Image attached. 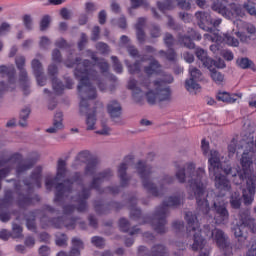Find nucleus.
Segmentation results:
<instances>
[{"mask_svg":"<svg viewBox=\"0 0 256 256\" xmlns=\"http://www.w3.org/2000/svg\"><path fill=\"white\" fill-rule=\"evenodd\" d=\"M236 63L238 67H240V69H249V67H251V65L253 64V62L249 60V58H238Z\"/></svg>","mask_w":256,"mask_h":256,"instance_id":"c03bdc74","label":"nucleus"},{"mask_svg":"<svg viewBox=\"0 0 256 256\" xmlns=\"http://www.w3.org/2000/svg\"><path fill=\"white\" fill-rule=\"evenodd\" d=\"M29 115H31V109L24 108L20 112V127H27V120L29 119Z\"/></svg>","mask_w":256,"mask_h":256,"instance_id":"e433bc0d","label":"nucleus"},{"mask_svg":"<svg viewBox=\"0 0 256 256\" xmlns=\"http://www.w3.org/2000/svg\"><path fill=\"white\" fill-rule=\"evenodd\" d=\"M41 171H43L41 166L37 167L31 176V183L29 184L25 182V185L27 187H37L38 189H40L41 188Z\"/></svg>","mask_w":256,"mask_h":256,"instance_id":"2f4dec72","label":"nucleus"},{"mask_svg":"<svg viewBox=\"0 0 256 256\" xmlns=\"http://www.w3.org/2000/svg\"><path fill=\"white\" fill-rule=\"evenodd\" d=\"M147 61V59L142 58L141 61L137 60L135 63H129V60H125L124 63L127 67L128 73L130 75H139L141 73V63ZM151 61L148 66H144L143 71L146 76H138L139 81L135 78H130L128 81V89L132 91L133 99L136 103H141L145 97V92L143 89H149L151 85L152 75H159L161 73V64L155 59L148 58Z\"/></svg>","mask_w":256,"mask_h":256,"instance_id":"7ed1b4c3","label":"nucleus"},{"mask_svg":"<svg viewBox=\"0 0 256 256\" xmlns=\"http://www.w3.org/2000/svg\"><path fill=\"white\" fill-rule=\"evenodd\" d=\"M56 245L58 247H65V245H67V235L56 234Z\"/></svg>","mask_w":256,"mask_h":256,"instance_id":"8fccbe9b","label":"nucleus"},{"mask_svg":"<svg viewBox=\"0 0 256 256\" xmlns=\"http://www.w3.org/2000/svg\"><path fill=\"white\" fill-rule=\"evenodd\" d=\"M1 75H6L8 78V86L5 83H0V95H3L4 91H9V89H15V84L17 83V78L15 77V66L1 65L0 66Z\"/></svg>","mask_w":256,"mask_h":256,"instance_id":"4468645a","label":"nucleus"},{"mask_svg":"<svg viewBox=\"0 0 256 256\" xmlns=\"http://www.w3.org/2000/svg\"><path fill=\"white\" fill-rule=\"evenodd\" d=\"M195 17L197 19L198 27L208 33H213L215 28L219 27L223 22L221 18L213 20V18H211V14L208 12H196Z\"/></svg>","mask_w":256,"mask_h":256,"instance_id":"9b49d317","label":"nucleus"},{"mask_svg":"<svg viewBox=\"0 0 256 256\" xmlns=\"http://www.w3.org/2000/svg\"><path fill=\"white\" fill-rule=\"evenodd\" d=\"M132 9H137L139 7H144V9H149V2L147 0H130Z\"/></svg>","mask_w":256,"mask_h":256,"instance_id":"37998d69","label":"nucleus"},{"mask_svg":"<svg viewBox=\"0 0 256 256\" xmlns=\"http://www.w3.org/2000/svg\"><path fill=\"white\" fill-rule=\"evenodd\" d=\"M45 221H47V217H42L41 218V223H42V227L45 229L46 226L49 225H53V227H55L56 229H61L63 227H66V229H75V225L77 223V220L75 219H71V218H67V217H61V218H56L53 220H48V224H43L45 223Z\"/></svg>","mask_w":256,"mask_h":256,"instance_id":"dca6fc26","label":"nucleus"},{"mask_svg":"<svg viewBox=\"0 0 256 256\" xmlns=\"http://www.w3.org/2000/svg\"><path fill=\"white\" fill-rule=\"evenodd\" d=\"M129 227H131V224H129V221L125 218H121L119 220V228L124 232L127 233L129 231Z\"/></svg>","mask_w":256,"mask_h":256,"instance_id":"864d4df0","label":"nucleus"},{"mask_svg":"<svg viewBox=\"0 0 256 256\" xmlns=\"http://www.w3.org/2000/svg\"><path fill=\"white\" fill-rule=\"evenodd\" d=\"M52 87L56 95H61V93H63L65 89H73V80H71L70 78H66V85H63V83L59 79L53 78Z\"/></svg>","mask_w":256,"mask_h":256,"instance_id":"a878e982","label":"nucleus"},{"mask_svg":"<svg viewBox=\"0 0 256 256\" xmlns=\"http://www.w3.org/2000/svg\"><path fill=\"white\" fill-rule=\"evenodd\" d=\"M211 239L217 245V248L223 249L225 255H227V251L231 249L229 236L223 230L216 228L211 232Z\"/></svg>","mask_w":256,"mask_h":256,"instance_id":"2eb2a0df","label":"nucleus"},{"mask_svg":"<svg viewBox=\"0 0 256 256\" xmlns=\"http://www.w3.org/2000/svg\"><path fill=\"white\" fill-rule=\"evenodd\" d=\"M128 203L130 207L131 219H139V217H141V210L135 206L137 205V198L135 197L130 198Z\"/></svg>","mask_w":256,"mask_h":256,"instance_id":"72a5a7b5","label":"nucleus"},{"mask_svg":"<svg viewBox=\"0 0 256 256\" xmlns=\"http://www.w3.org/2000/svg\"><path fill=\"white\" fill-rule=\"evenodd\" d=\"M227 8L229 9V11H231L233 13L232 17H225L226 19H233V17H245L246 15V10L245 8H243V5L241 4H235V3H229L227 4Z\"/></svg>","mask_w":256,"mask_h":256,"instance_id":"c85d7f7f","label":"nucleus"},{"mask_svg":"<svg viewBox=\"0 0 256 256\" xmlns=\"http://www.w3.org/2000/svg\"><path fill=\"white\" fill-rule=\"evenodd\" d=\"M33 200L27 196H22L18 202L19 207H25V205H31Z\"/></svg>","mask_w":256,"mask_h":256,"instance_id":"0e129e2a","label":"nucleus"},{"mask_svg":"<svg viewBox=\"0 0 256 256\" xmlns=\"http://www.w3.org/2000/svg\"><path fill=\"white\" fill-rule=\"evenodd\" d=\"M183 203V198L179 195L170 196L166 199L161 206L156 208L153 218L151 219L150 223L156 231V233H167V214L169 213V207H179Z\"/></svg>","mask_w":256,"mask_h":256,"instance_id":"39448f33","label":"nucleus"},{"mask_svg":"<svg viewBox=\"0 0 256 256\" xmlns=\"http://www.w3.org/2000/svg\"><path fill=\"white\" fill-rule=\"evenodd\" d=\"M221 55L226 61H233V59L235 58L231 50H223Z\"/></svg>","mask_w":256,"mask_h":256,"instance_id":"69168bd1","label":"nucleus"},{"mask_svg":"<svg viewBox=\"0 0 256 256\" xmlns=\"http://www.w3.org/2000/svg\"><path fill=\"white\" fill-rule=\"evenodd\" d=\"M50 23L51 17L49 15L43 16L40 21V31H47V29H49Z\"/></svg>","mask_w":256,"mask_h":256,"instance_id":"49530a36","label":"nucleus"},{"mask_svg":"<svg viewBox=\"0 0 256 256\" xmlns=\"http://www.w3.org/2000/svg\"><path fill=\"white\" fill-rule=\"evenodd\" d=\"M211 233V227L209 225H205L203 229L199 228V224L194 221V238H193V250L194 251H202L205 249V245H207V240L203 235H209Z\"/></svg>","mask_w":256,"mask_h":256,"instance_id":"ddd939ff","label":"nucleus"},{"mask_svg":"<svg viewBox=\"0 0 256 256\" xmlns=\"http://www.w3.org/2000/svg\"><path fill=\"white\" fill-rule=\"evenodd\" d=\"M176 179L179 183H188L190 189L193 187V163H188L183 169L176 172Z\"/></svg>","mask_w":256,"mask_h":256,"instance_id":"aec40b11","label":"nucleus"},{"mask_svg":"<svg viewBox=\"0 0 256 256\" xmlns=\"http://www.w3.org/2000/svg\"><path fill=\"white\" fill-rule=\"evenodd\" d=\"M107 109H108V113L112 119H117V118L121 117L122 108H121V104H119V102H117L115 100L111 101L108 104Z\"/></svg>","mask_w":256,"mask_h":256,"instance_id":"7c9ffc66","label":"nucleus"},{"mask_svg":"<svg viewBox=\"0 0 256 256\" xmlns=\"http://www.w3.org/2000/svg\"><path fill=\"white\" fill-rule=\"evenodd\" d=\"M162 87H165L164 85L173 83L174 79L173 76L170 74H165L162 80H158Z\"/></svg>","mask_w":256,"mask_h":256,"instance_id":"e2e57ef3","label":"nucleus"},{"mask_svg":"<svg viewBox=\"0 0 256 256\" xmlns=\"http://www.w3.org/2000/svg\"><path fill=\"white\" fill-rule=\"evenodd\" d=\"M235 35L239 37L241 43H251V36L243 33V32H236Z\"/></svg>","mask_w":256,"mask_h":256,"instance_id":"bf43d9fd","label":"nucleus"},{"mask_svg":"<svg viewBox=\"0 0 256 256\" xmlns=\"http://www.w3.org/2000/svg\"><path fill=\"white\" fill-rule=\"evenodd\" d=\"M85 163L86 167L84 175H95L97 173V169H99V160L93 157V154H91V151L89 150L80 151L76 155L75 160L72 163V168L79 169V167L85 165Z\"/></svg>","mask_w":256,"mask_h":256,"instance_id":"1a4fd4ad","label":"nucleus"},{"mask_svg":"<svg viewBox=\"0 0 256 256\" xmlns=\"http://www.w3.org/2000/svg\"><path fill=\"white\" fill-rule=\"evenodd\" d=\"M208 170L212 177H215V186L220 191H231V182L227 179V176L222 175L221 171V154L217 150L210 151V157L208 159Z\"/></svg>","mask_w":256,"mask_h":256,"instance_id":"423d86ee","label":"nucleus"},{"mask_svg":"<svg viewBox=\"0 0 256 256\" xmlns=\"http://www.w3.org/2000/svg\"><path fill=\"white\" fill-rule=\"evenodd\" d=\"M96 49L97 51H99L100 53H102V55H107V53H109L110 49H109V45L103 43V42H99L96 44Z\"/></svg>","mask_w":256,"mask_h":256,"instance_id":"603ef678","label":"nucleus"},{"mask_svg":"<svg viewBox=\"0 0 256 256\" xmlns=\"http://www.w3.org/2000/svg\"><path fill=\"white\" fill-rule=\"evenodd\" d=\"M31 67L38 85L40 87H45V85L47 84V78L43 76V65L40 63L39 60L33 59L31 62Z\"/></svg>","mask_w":256,"mask_h":256,"instance_id":"5701e85b","label":"nucleus"},{"mask_svg":"<svg viewBox=\"0 0 256 256\" xmlns=\"http://www.w3.org/2000/svg\"><path fill=\"white\" fill-rule=\"evenodd\" d=\"M175 1L180 9H183L184 11H189V9H191V0H164V3L158 1L157 7L162 13H165V11L175 9Z\"/></svg>","mask_w":256,"mask_h":256,"instance_id":"6ab92c4d","label":"nucleus"},{"mask_svg":"<svg viewBox=\"0 0 256 256\" xmlns=\"http://www.w3.org/2000/svg\"><path fill=\"white\" fill-rule=\"evenodd\" d=\"M39 45L41 49H47L51 45V40L47 36H43L40 38Z\"/></svg>","mask_w":256,"mask_h":256,"instance_id":"680f3d73","label":"nucleus"},{"mask_svg":"<svg viewBox=\"0 0 256 256\" xmlns=\"http://www.w3.org/2000/svg\"><path fill=\"white\" fill-rule=\"evenodd\" d=\"M113 177V172L111 170H106L98 173L92 180V182L88 185H81L77 197H73V186L79 179H81L80 173H75L74 178L72 180H66L64 183H60L56 186V194L54 198V203H63V201H67L69 197L71 203L63 206L64 215H71L75 209L79 213H83L87 209V199L91 195V189H95L96 191H101V185L105 183V181H109Z\"/></svg>","mask_w":256,"mask_h":256,"instance_id":"f03ea898","label":"nucleus"},{"mask_svg":"<svg viewBox=\"0 0 256 256\" xmlns=\"http://www.w3.org/2000/svg\"><path fill=\"white\" fill-rule=\"evenodd\" d=\"M136 171L142 181L144 189L153 197H161L165 195L167 191V185H171L175 178L173 176L165 174L160 178L159 188L153 184V179H155V168L148 165L145 161H138L136 164Z\"/></svg>","mask_w":256,"mask_h":256,"instance_id":"20e7f679","label":"nucleus"},{"mask_svg":"<svg viewBox=\"0 0 256 256\" xmlns=\"http://www.w3.org/2000/svg\"><path fill=\"white\" fill-rule=\"evenodd\" d=\"M195 55L199 59V61H201L204 67H207V69H211V67H213V59L207 56V51L201 48H197L195 50Z\"/></svg>","mask_w":256,"mask_h":256,"instance_id":"cd10ccee","label":"nucleus"},{"mask_svg":"<svg viewBox=\"0 0 256 256\" xmlns=\"http://www.w3.org/2000/svg\"><path fill=\"white\" fill-rule=\"evenodd\" d=\"M22 23L25 29H27V31L33 30V17H31V15L29 14L24 15L22 17Z\"/></svg>","mask_w":256,"mask_h":256,"instance_id":"79ce46f5","label":"nucleus"},{"mask_svg":"<svg viewBox=\"0 0 256 256\" xmlns=\"http://www.w3.org/2000/svg\"><path fill=\"white\" fill-rule=\"evenodd\" d=\"M63 129V113L57 112L54 116L53 126L48 128L47 133H57V131H61Z\"/></svg>","mask_w":256,"mask_h":256,"instance_id":"c756f323","label":"nucleus"},{"mask_svg":"<svg viewBox=\"0 0 256 256\" xmlns=\"http://www.w3.org/2000/svg\"><path fill=\"white\" fill-rule=\"evenodd\" d=\"M155 91L149 90L146 93L147 103L149 105H155L157 101L159 103H171L173 101V91L169 86H162L159 80L154 81Z\"/></svg>","mask_w":256,"mask_h":256,"instance_id":"9d476101","label":"nucleus"},{"mask_svg":"<svg viewBox=\"0 0 256 256\" xmlns=\"http://www.w3.org/2000/svg\"><path fill=\"white\" fill-rule=\"evenodd\" d=\"M203 80V74L201 73V70L194 68L193 69V91L194 93H197V91H201V85L196 83L195 81H202Z\"/></svg>","mask_w":256,"mask_h":256,"instance_id":"f704fd0d","label":"nucleus"},{"mask_svg":"<svg viewBox=\"0 0 256 256\" xmlns=\"http://www.w3.org/2000/svg\"><path fill=\"white\" fill-rule=\"evenodd\" d=\"M145 25H147V18H138L137 23L135 24L136 29V39L138 43L143 45L147 41V35L145 34Z\"/></svg>","mask_w":256,"mask_h":256,"instance_id":"393cba45","label":"nucleus"},{"mask_svg":"<svg viewBox=\"0 0 256 256\" xmlns=\"http://www.w3.org/2000/svg\"><path fill=\"white\" fill-rule=\"evenodd\" d=\"M13 239H21L23 237V227L19 224H12V233L10 234Z\"/></svg>","mask_w":256,"mask_h":256,"instance_id":"58836bf2","label":"nucleus"},{"mask_svg":"<svg viewBox=\"0 0 256 256\" xmlns=\"http://www.w3.org/2000/svg\"><path fill=\"white\" fill-rule=\"evenodd\" d=\"M185 221L187 222V233L191 235V231H193V212L188 211L185 213Z\"/></svg>","mask_w":256,"mask_h":256,"instance_id":"a19ab883","label":"nucleus"},{"mask_svg":"<svg viewBox=\"0 0 256 256\" xmlns=\"http://www.w3.org/2000/svg\"><path fill=\"white\" fill-rule=\"evenodd\" d=\"M66 174H67V161L63 159H59L57 162L56 177L53 178L51 176H48L46 178V182H45L46 189L48 191H51V189H53V185H55L57 181H61V179H63Z\"/></svg>","mask_w":256,"mask_h":256,"instance_id":"f3484780","label":"nucleus"},{"mask_svg":"<svg viewBox=\"0 0 256 256\" xmlns=\"http://www.w3.org/2000/svg\"><path fill=\"white\" fill-rule=\"evenodd\" d=\"M210 71H211L210 77L212 81L216 83V85H221V83L225 81V75H223V73L217 71L216 69H211V68H210Z\"/></svg>","mask_w":256,"mask_h":256,"instance_id":"c9c22d12","label":"nucleus"},{"mask_svg":"<svg viewBox=\"0 0 256 256\" xmlns=\"http://www.w3.org/2000/svg\"><path fill=\"white\" fill-rule=\"evenodd\" d=\"M11 32V25L9 22H2L0 24V35H7V33Z\"/></svg>","mask_w":256,"mask_h":256,"instance_id":"5fc2aeb1","label":"nucleus"},{"mask_svg":"<svg viewBox=\"0 0 256 256\" xmlns=\"http://www.w3.org/2000/svg\"><path fill=\"white\" fill-rule=\"evenodd\" d=\"M180 43L187 47V49H191L193 47V40L189 36H184L180 39Z\"/></svg>","mask_w":256,"mask_h":256,"instance_id":"4d7b16f0","label":"nucleus"},{"mask_svg":"<svg viewBox=\"0 0 256 256\" xmlns=\"http://www.w3.org/2000/svg\"><path fill=\"white\" fill-rule=\"evenodd\" d=\"M190 78L185 81V89L189 93H193V68H189Z\"/></svg>","mask_w":256,"mask_h":256,"instance_id":"de8ad7c7","label":"nucleus"},{"mask_svg":"<svg viewBox=\"0 0 256 256\" xmlns=\"http://www.w3.org/2000/svg\"><path fill=\"white\" fill-rule=\"evenodd\" d=\"M247 229L256 233L255 219L251 218L249 210H241L239 214V223L233 228L234 235L239 243L247 241Z\"/></svg>","mask_w":256,"mask_h":256,"instance_id":"6e6552de","label":"nucleus"},{"mask_svg":"<svg viewBox=\"0 0 256 256\" xmlns=\"http://www.w3.org/2000/svg\"><path fill=\"white\" fill-rule=\"evenodd\" d=\"M230 205L232 209H240L241 208V195L239 192H234L230 198Z\"/></svg>","mask_w":256,"mask_h":256,"instance_id":"4c0bfd02","label":"nucleus"},{"mask_svg":"<svg viewBox=\"0 0 256 256\" xmlns=\"http://www.w3.org/2000/svg\"><path fill=\"white\" fill-rule=\"evenodd\" d=\"M88 57H91L94 64H91L89 60H84L81 62V59L76 58L73 60L71 54L68 56L65 61L66 67H75L74 75L76 79L80 80L78 85V93L80 96V113L82 115H87L86 125L87 131L95 130V124L97 123V118L95 114H89V102L93 99H97V90L91 84V81L97 79V71H95V65L99 67L102 73H107L109 71V63L105 59L97 58L95 52L91 50L86 51Z\"/></svg>","mask_w":256,"mask_h":256,"instance_id":"f257e3e1","label":"nucleus"},{"mask_svg":"<svg viewBox=\"0 0 256 256\" xmlns=\"http://www.w3.org/2000/svg\"><path fill=\"white\" fill-rule=\"evenodd\" d=\"M112 63H113V69L116 73H123V65L119 61V58L117 56L111 57Z\"/></svg>","mask_w":256,"mask_h":256,"instance_id":"a18cd8bd","label":"nucleus"},{"mask_svg":"<svg viewBox=\"0 0 256 256\" xmlns=\"http://www.w3.org/2000/svg\"><path fill=\"white\" fill-rule=\"evenodd\" d=\"M52 61H54V63H61L62 58H61V52L57 49H54L52 52Z\"/></svg>","mask_w":256,"mask_h":256,"instance_id":"338daca9","label":"nucleus"},{"mask_svg":"<svg viewBox=\"0 0 256 256\" xmlns=\"http://www.w3.org/2000/svg\"><path fill=\"white\" fill-rule=\"evenodd\" d=\"M251 1V0H248ZM243 9L247 12L248 15H251V17H256V8L253 4H249V2H245L243 4Z\"/></svg>","mask_w":256,"mask_h":256,"instance_id":"09e8293b","label":"nucleus"},{"mask_svg":"<svg viewBox=\"0 0 256 256\" xmlns=\"http://www.w3.org/2000/svg\"><path fill=\"white\" fill-rule=\"evenodd\" d=\"M16 67L20 71L19 83L24 89V93L27 95V89H29V75L25 69V56H17L15 59Z\"/></svg>","mask_w":256,"mask_h":256,"instance_id":"a211bd4d","label":"nucleus"},{"mask_svg":"<svg viewBox=\"0 0 256 256\" xmlns=\"http://www.w3.org/2000/svg\"><path fill=\"white\" fill-rule=\"evenodd\" d=\"M38 255L39 256H50L51 255V248L47 245H42L38 249Z\"/></svg>","mask_w":256,"mask_h":256,"instance_id":"13d9d810","label":"nucleus"},{"mask_svg":"<svg viewBox=\"0 0 256 256\" xmlns=\"http://www.w3.org/2000/svg\"><path fill=\"white\" fill-rule=\"evenodd\" d=\"M226 193H221L220 196L216 197V201L214 202V209L216 211V215L214 217L217 225H225L229 221V211H227V206H225V197Z\"/></svg>","mask_w":256,"mask_h":256,"instance_id":"f8f14e48","label":"nucleus"},{"mask_svg":"<svg viewBox=\"0 0 256 256\" xmlns=\"http://www.w3.org/2000/svg\"><path fill=\"white\" fill-rule=\"evenodd\" d=\"M195 176L193 187L196 202L200 211L207 214L209 211H211V208L209 207V200H207V196L205 195V191L207 189V182L205 181V169L199 168L195 172Z\"/></svg>","mask_w":256,"mask_h":256,"instance_id":"0eeeda50","label":"nucleus"},{"mask_svg":"<svg viewBox=\"0 0 256 256\" xmlns=\"http://www.w3.org/2000/svg\"><path fill=\"white\" fill-rule=\"evenodd\" d=\"M83 249V241L79 238L72 239V248L69 256H81V250Z\"/></svg>","mask_w":256,"mask_h":256,"instance_id":"473e14b6","label":"nucleus"},{"mask_svg":"<svg viewBox=\"0 0 256 256\" xmlns=\"http://www.w3.org/2000/svg\"><path fill=\"white\" fill-rule=\"evenodd\" d=\"M150 36H151L153 39H157V37H161V29L159 28V26L153 25V26L150 28Z\"/></svg>","mask_w":256,"mask_h":256,"instance_id":"6e6d98bb","label":"nucleus"},{"mask_svg":"<svg viewBox=\"0 0 256 256\" xmlns=\"http://www.w3.org/2000/svg\"><path fill=\"white\" fill-rule=\"evenodd\" d=\"M32 218H26V227L29 231H35V214L32 213Z\"/></svg>","mask_w":256,"mask_h":256,"instance_id":"052dcab7","label":"nucleus"},{"mask_svg":"<svg viewBox=\"0 0 256 256\" xmlns=\"http://www.w3.org/2000/svg\"><path fill=\"white\" fill-rule=\"evenodd\" d=\"M223 41L229 47H239V40L231 36V34H224Z\"/></svg>","mask_w":256,"mask_h":256,"instance_id":"ea45409f","label":"nucleus"},{"mask_svg":"<svg viewBox=\"0 0 256 256\" xmlns=\"http://www.w3.org/2000/svg\"><path fill=\"white\" fill-rule=\"evenodd\" d=\"M211 9L212 11H215L216 13H219V15H222V17H233V12L227 8V5H229V0H212Z\"/></svg>","mask_w":256,"mask_h":256,"instance_id":"4be33fe9","label":"nucleus"},{"mask_svg":"<svg viewBox=\"0 0 256 256\" xmlns=\"http://www.w3.org/2000/svg\"><path fill=\"white\" fill-rule=\"evenodd\" d=\"M91 243L94 245V247H105V240L99 236L92 237Z\"/></svg>","mask_w":256,"mask_h":256,"instance_id":"3c124183","label":"nucleus"},{"mask_svg":"<svg viewBox=\"0 0 256 256\" xmlns=\"http://www.w3.org/2000/svg\"><path fill=\"white\" fill-rule=\"evenodd\" d=\"M138 256H169L167 248L163 244H157L152 246L151 251L145 246H140L138 248Z\"/></svg>","mask_w":256,"mask_h":256,"instance_id":"412c9836","label":"nucleus"},{"mask_svg":"<svg viewBox=\"0 0 256 256\" xmlns=\"http://www.w3.org/2000/svg\"><path fill=\"white\" fill-rule=\"evenodd\" d=\"M132 160H125L118 166V177L122 187L129 185V176H127V169L131 166Z\"/></svg>","mask_w":256,"mask_h":256,"instance_id":"b1692460","label":"nucleus"},{"mask_svg":"<svg viewBox=\"0 0 256 256\" xmlns=\"http://www.w3.org/2000/svg\"><path fill=\"white\" fill-rule=\"evenodd\" d=\"M60 15L62 19H65L66 21H69V19H71V11L67 8H62L60 10Z\"/></svg>","mask_w":256,"mask_h":256,"instance_id":"774afa93","label":"nucleus"},{"mask_svg":"<svg viewBox=\"0 0 256 256\" xmlns=\"http://www.w3.org/2000/svg\"><path fill=\"white\" fill-rule=\"evenodd\" d=\"M242 97L243 93L230 94L228 92H220L217 94L218 101H222L223 103H235L237 99H241Z\"/></svg>","mask_w":256,"mask_h":256,"instance_id":"bb28decb","label":"nucleus"}]
</instances>
